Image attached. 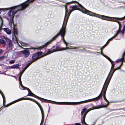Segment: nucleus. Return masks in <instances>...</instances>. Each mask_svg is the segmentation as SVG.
I'll return each instance as SVG.
<instances>
[{"label":"nucleus","instance_id":"30","mask_svg":"<svg viewBox=\"0 0 125 125\" xmlns=\"http://www.w3.org/2000/svg\"><path fill=\"white\" fill-rule=\"evenodd\" d=\"M125 31L123 30L121 31L120 30V31L119 32V33L122 34H123L124 33Z\"/></svg>","mask_w":125,"mask_h":125},{"label":"nucleus","instance_id":"10","mask_svg":"<svg viewBox=\"0 0 125 125\" xmlns=\"http://www.w3.org/2000/svg\"><path fill=\"white\" fill-rule=\"evenodd\" d=\"M40 108L41 110L42 115V121L40 125H42L43 123L44 119V113L42 107L41 108Z\"/></svg>","mask_w":125,"mask_h":125},{"label":"nucleus","instance_id":"23","mask_svg":"<svg viewBox=\"0 0 125 125\" xmlns=\"http://www.w3.org/2000/svg\"><path fill=\"white\" fill-rule=\"evenodd\" d=\"M0 43L3 44H5V41L1 39H0Z\"/></svg>","mask_w":125,"mask_h":125},{"label":"nucleus","instance_id":"20","mask_svg":"<svg viewBox=\"0 0 125 125\" xmlns=\"http://www.w3.org/2000/svg\"><path fill=\"white\" fill-rule=\"evenodd\" d=\"M116 37V35H114L111 38L109 39L107 42L105 44H106V45H107L108 44L109 42L110 41L112 40L113 38H115Z\"/></svg>","mask_w":125,"mask_h":125},{"label":"nucleus","instance_id":"8","mask_svg":"<svg viewBox=\"0 0 125 125\" xmlns=\"http://www.w3.org/2000/svg\"><path fill=\"white\" fill-rule=\"evenodd\" d=\"M102 54L107 59H108L110 61L112 64V67L111 68V69L109 73V75H111V74L112 72V71L114 68L115 64L114 63V62L112 61L109 57L104 54Z\"/></svg>","mask_w":125,"mask_h":125},{"label":"nucleus","instance_id":"26","mask_svg":"<svg viewBox=\"0 0 125 125\" xmlns=\"http://www.w3.org/2000/svg\"><path fill=\"white\" fill-rule=\"evenodd\" d=\"M107 45H106V44H105L101 48V54H104L102 53V50L107 46ZM102 55H103L102 54H101Z\"/></svg>","mask_w":125,"mask_h":125},{"label":"nucleus","instance_id":"15","mask_svg":"<svg viewBox=\"0 0 125 125\" xmlns=\"http://www.w3.org/2000/svg\"><path fill=\"white\" fill-rule=\"evenodd\" d=\"M4 31L8 34H10L11 33V30L7 28H4L3 29Z\"/></svg>","mask_w":125,"mask_h":125},{"label":"nucleus","instance_id":"25","mask_svg":"<svg viewBox=\"0 0 125 125\" xmlns=\"http://www.w3.org/2000/svg\"><path fill=\"white\" fill-rule=\"evenodd\" d=\"M77 49L78 50L77 51H79V52H84L85 51V50L83 49Z\"/></svg>","mask_w":125,"mask_h":125},{"label":"nucleus","instance_id":"19","mask_svg":"<svg viewBox=\"0 0 125 125\" xmlns=\"http://www.w3.org/2000/svg\"><path fill=\"white\" fill-rule=\"evenodd\" d=\"M124 58H123L122 57V58L118 59L116 60V62H123L124 61Z\"/></svg>","mask_w":125,"mask_h":125},{"label":"nucleus","instance_id":"21","mask_svg":"<svg viewBox=\"0 0 125 125\" xmlns=\"http://www.w3.org/2000/svg\"><path fill=\"white\" fill-rule=\"evenodd\" d=\"M9 47L12 49L13 48V45L12 43L11 42L10 40H9Z\"/></svg>","mask_w":125,"mask_h":125},{"label":"nucleus","instance_id":"33","mask_svg":"<svg viewBox=\"0 0 125 125\" xmlns=\"http://www.w3.org/2000/svg\"><path fill=\"white\" fill-rule=\"evenodd\" d=\"M125 52H124L122 56V57L123 58H124V57L125 56Z\"/></svg>","mask_w":125,"mask_h":125},{"label":"nucleus","instance_id":"28","mask_svg":"<svg viewBox=\"0 0 125 125\" xmlns=\"http://www.w3.org/2000/svg\"><path fill=\"white\" fill-rule=\"evenodd\" d=\"M5 58V56H2L1 57H0V60H1Z\"/></svg>","mask_w":125,"mask_h":125},{"label":"nucleus","instance_id":"39","mask_svg":"<svg viewBox=\"0 0 125 125\" xmlns=\"http://www.w3.org/2000/svg\"><path fill=\"white\" fill-rule=\"evenodd\" d=\"M1 13V11L0 10V14Z\"/></svg>","mask_w":125,"mask_h":125},{"label":"nucleus","instance_id":"11","mask_svg":"<svg viewBox=\"0 0 125 125\" xmlns=\"http://www.w3.org/2000/svg\"><path fill=\"white\" fill-rule=\"evenodd\" d=\"M25 89H27L29 92V93L28 94V95L29 96H33L37 98V97H38V96L35 95L30 90L27 88L25 87V88H24V89L23 90Z\"/></svg>","mask_w":125,"mask_h":125},{"label":"nucleus","instance_id":"24","mask_svg":"<svg viewBox=\"0 0 125 125\" xmlns=\"http://www.w3.org/2000/svg\"><path fill=\"white\" fill-rule=\"evenodd\" d=\"M0 38L2 39H4L7 40H8L6 37H5L4 36H0Z\"/></svg>","mask_w":125,"mask_h":125},{"label":"nucleus","instance_id":"27","mask_svg":"<svg viewBox=\"0 0 125 125\" xmlns=\"http://www.w3.org/2000/svg\"><path fill=\"white\" fill-rule=\"evenodd\" d=\"M33 61H32L31 63L28 64L25 67L24 69L25 70L27 69V68L30 65V64L33 62Z\"/></svg>","mask_w":125,"mask_h":125},{"label":"nucleus","instance_id":"1","mask_svg":"<svg viewBox=\"0 0 125 125\" xmlns=\"http://www.w3.org/2000/svg\"><path fill=\"white\" fill-rule=\"evenodd\" d=\"M65 13L64 18V20L61 29L60 30L59 33L55 35L49 41L47 42L45 45H43L38 48H33L32 49H39L41 50L44 47H46L51 42L56 38L59 35H60L62 37V39L66 46V47L61 48L57 46L56 48H55L54 47H53L50 49H48L47 53L45 54L44 56L46 55L58 51H61L65 50L68 49H75L76 48H69L67 47L68 43L66 42L64 39V36L66 32V28L67 24V21L69 16L72 11L74 10L77 9V6H73L70 7V11L68 13L67 7L66 6L65 7Z\"/></svg>","mask_w":125,"mask_h":125},{"label":"nucleus","instance_id":"32","mask_svg":"<svg viewBox=\"0 0 125 125\" xmlns=\"http://www.w3.org/2000/svg\"><path fill=\"white\" fill-rule=\"evenodd\" d=\"M123 63L122 62L121 63L120 65L117 68L118 69H120V67H121V66L122 65Z\"/></svg>","mask_w":125,"mask_h":125},{"label":"nucleus","instance_id":"18","mask_svg":"<svg viewBox=\"0 0 125 125\" xmlns=\"http://www.w3.org/2000/svg\"><path fill=\"white\" fill-rule=\"evenodd\" d=\"M39 58L36 53L34 54L32 56V59L33 61L36 60Z\"/></svg>","mask_w":125,"mask_h":125},{"label":"nucleus","instance_id":"37","mask_svg":"<svg viewBox=\"0 0 125 125\" xmlns=\"http://www.w3.org/2000/svg\"><path fill=\"white\" fill-rule=\"evenodd\" d=\"M25 70L23 69V71L22 72H23V73L25 71Z\"/></svg>","mask_w":125,"mask_h":125},{"label":"nucleus","instance_id":"40","mask_svg":"<svg viewBox=\"0 0 125 125\" xmlns=\"http://www.w3.org/2000/svg\"><path fill=\"white\" fill-rule=\"evenodd\" d=\"M125 52V51L124 52Z\"/></svg>","mask_w":125,"mask_h":125},{"label":"nucleus","instance_id":"16","mask_svg":"<svg viewBox=\"0 0 125 125\" xmlns=\"http://www.w3.org/2000/svg\"><path fill=\"white\" fill-rule=\"evenodd\" d=\"M18 41H16L17 44L19 45L20 47H21V46H26L27 44L23 42H19L20 44L18 42Z\"/></svg>","mask_w":125,"mask_h":125},{"label":"nucleus","instance_id":"4","mask_svg":"<svg viewBox=\"0 0 125 125\" xmlns=\"http://www.w3.org/2000/svg\"><path fill=\"white\" fill-rule=\"evenodd\" d=\"M108 85L104 84L101 93L97 97L94 98L88 99L82 101L75 102V105L84 103H86L95 101H97L102 97V94H103V98L104 100L107 103V104L106 105H100V106L101 107V108L106 107L109 104V103L108 101L106 99L105 97V93Z\"/></svg>","mask_w":125,"mask_h":125},{"label":"nucleus","instance_id":"17","mask_svg":"<svg viewBox=\"0 0 125 125\" xmlns=\"http://www.w3.org/2000/svg\"><path fill=\"white\" fill-rule=\"evenodd\" d=\"M118 24L119 26V29L117 31L115 35H116V37L117 36L118 34H119V32L120 31V30H121V23L120 22H119Z\"/></svg>","mask_w":125,"mask_h":125},{"label":"nucleus","instance_id":"12","mask_svg":"<svg viewBox=\"0 0 125 125\" xmlns=\"http://www.w3.org/2000/svg\"><path fill=\"white\" fill-rule=\"evenodd\" d=\"M22 52L24 55V56L26 58L28 57L30 54L29 52L27 50H24L22 51Z\"/></svg>","mask_w":125,"mask_h":125},{"label":"nucleus","instance_id":"31","mask_svg":"<svg viewBox=\"0 0 125 125\" xmlns=\"http://www.w3.org/2000/svg\"><path fill=\"white\" fill-rule=\"evenodd\" d=\"M15 61L14 60H12L10 62V64H13L14 63Z\"/></svg>","mask_w":125,"mask_h":125},{"label":"nucleus","instance_id":"5","mask_svg":"<svg viewBox=\"0 0 125 125\" xmlns=\"http://www.w3.org/2000/svg\"><path fill=\"white\" fill-rule=\"evenodd\" d=\"M0 93L1 95L3 98V104L6 107H8L10 105H11L12 104L16 102H18L19 101L23 100H30L31 101H32L35 103L36 104H37L38 106L39 107V108H41L42 106L37 101H36L34 99H32L30 98H24L22 97L21 98H20V99H17L15 101L12 102L10 103V104H9L6 105H5V104L6 102V100H5V96L3 94V93H2V92L0 90Z\"/></svg>","mask_w":125,"mask_h":125},{"label":"nucleus","instance_id":"34","mask_svg":"<svg viewBox=\"0 0 125 125\" xmlns=\"http://www.w3.org/2000/svg\"><path fill=\"white\" fill-rule=\"evenodd\" d=\"M123 30H124V31H125V25H124L123 27Z\"/></svg>","mask_w":125,"mask_h":125},{"label":"nucleus","instance_id":"7","mask_svg":"<svg viewBox=\"0 0 125 125\" xmlns=\"http://www.w3.org/2000/svg\"><path fill=\"white\" fill-rule=\"evenodd\" d=\"M118 69H119L117 68H115L114 69H113V71H112V72L111 74V75L109 76V74H108L104 84H105L108 85H109L111 79L114 73Z\"/></svg>","mask_w":125,"mask_h":125},{"label":"nucleus","instance_id":"3","mask_svg":"<svg viewBox=\"0 0 125 125\" xmlns=\"http://www.w3.org/2000/svg\"><path fill=\"white\" fill-rule=\"evenodd\" d=\"M34 0H27L26 1L21 4L11 7L1 9L3 10L7 11L9 10L7 16L8 20H11L13 22V19L15 14L18 11L22 10L26 8L30 3L33 1Z\"/></svg>","mask_w":125,"mask_h":125},{"label":"nucleus","instance_id":"9","mask_svg":"<svg viewBox=\"0 0 125 125\" xmlns=\"http://www.w3.org/2000/svg\"><path fill=\"white\" fill-rule=\"evenodd\" d=\"M23 73V72H21L20 73V75L19 76V80L20 82V89L22 90H23L24 89V88H25V87L24 86L22 83L21 78V76Z\"/></svg>","mask_w":125,"mask_h":125},{"label":"nucleus","instance_id":"29","mask_svg":"<svg viewBox=\"0 0 125 125\" xmlns=\"http://www.w3.org/2000/svg\"><path fill=\"white\" fill-rule=\"evenodd\" d=\"M3 24V21L2 20V23H1V25L0 26V32L1 31V30L2 28V27Z\"/></svg>","mask_w":125,"mask_h":125},{"label":"nucleus","instance_id":"38","mask_svg":"<svg viewBox=\"0 0 125 125\" xmlns=\"http://www.w3.org/2000/svg\"><path fill=\"white\" fill-rule=\"evenodd\" d=\"M50 107L49 108V110H48V112H49V111H50Z\"/></svg>","mask_w":125,"mask_h":125},{"label":"nucleus","instance_id":"6","mask_svg":"<svg viewBox=\"0 0 125 125\" xmlns=\"http://www.w3.org/2000/svg\"><path fill=\"white\" fill-rule=\"evenodd\" d=\"M38 97L37 98L40 99V100L42 102H48L50 101L52 102H53L55 104L59 105H75V102H57L50 100H47L38 96Z\"/></svg>","mask_w":125,"mask_h":125},{"label":"nucleus","instance_id":"36","mask_svg":"<svg viewBox=\"0 0 125 125\" xmlns=\"http://www.w3.org/2000/svg\"><path fill=\"white\" fill-rule=\"evenodd\" d=\"M11 76L15 77V78H16L15 77V76L12 75V76Z\"/></svg>","mask_w":125,"mask_h":125},{"label":"nucleus","instance_id":"22","mask_svg":"<svg viewBox=\"0 0 125 125\" xmlns=\"http://www.w3.org/2000/svg\"><path fill=\"white\" fill-rule=\"evenodd\" d=\"M42 52H37L36 54L37 55L38 57L39 58L41 57H40V56L42 55Z\"/></svg>","mask_w":125,"mask_h":125},{"label":"nucleus","instance_id":"35","mask_svg":"<svg viewBox=\"0 0 125 125\" xmlns=\"http://www.w3.org/2000/svg\"><path fill=\"white\" fill-rule=\"evenodd\" d=\"M2 51L1 49H0V54L2 53Z\"/></svg>","mask_w":125,"mask_h":125},{"label":"nucleus","instance_id":"13","mask_svg":"<svg viewBox=\"0 0 125 125\" xmlns=\"http://www.w3.org/2000/svg\"><path fill=\"white\" fill-rule=\"evenodd\" d=\"M14 32V36L16 41H18V38L16 36V35H17L18 34V31L15 27H14L13 28Z\"/></svg>","mask_w":125,"mask_h":125},{"label":"nucleus","instance_id":"14","mask_svg":"<svg viewBox=\"0 0 125 125\" xmlns=\"http://www.w3.org/2000/svg\"><path fill=\"white\" fill-rule=\"evenodd\" d=\"M20 65L18 64H16L12 66H10L9 68V69H18L19 68Z\"/></svg>","mask_w":125,"mask_h":125},{"label":"nucleus","instance_id":"2","mask_svg":"<svg viewBox=\"0 0 125 125\" xmlns=\"http://www.w3.org/2000/svg\"><path fill=\"white\" fill-rule=\"evenodd\" d=\"M75 2L77 3L80 7V8L79 9V10L83 13L87 14L92 16L95 17L103 20L116 22L118 23L120 22L118 21V20H122L125 19V17L120 18L111 17L95 13L87 10L81 4L75 1H73L70 2L69 3H73Z\"/></svg>","mask_w":125,"mask_h":125}]
</instances>
